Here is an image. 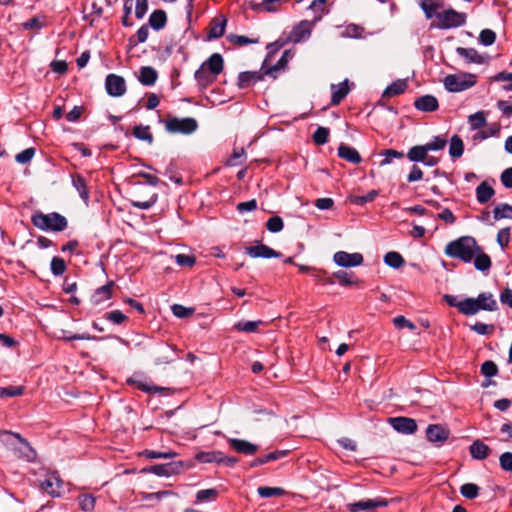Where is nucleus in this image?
<instances>
[{
  "instance_id": "obj_1",
  "label": "nucleus",
  "mask_w": 512,
  "mask_h": 512,
  "mask_svg": "<svg viewBox=\"0 0 512 512\" xmlns=\"http://www.w3.org/2000/svg\"><path fill=\"white\" fill-rule=\"evenodd\" d=\"M477 251H479V245L472 236H462L449 242L445 247L447 256L460 259L465 263L471 262Z\"/></svg>"
},
{
  "instance_id": "obj_2",
  "label": "nucleus",
  "mask_w": 512,
  "mask_h": 512,
  "mask_svg": "<svg viewBox=\"0 0 512 512\" xmlns=\"http://www.w3.org/2000/svg\"><path fill=\"white\" fill-rule=\"evenodd\" d=\"M223 70V58L219 53L212 54L195 72V79L201 89L207 88Z\"/></svg>"
},
{
  "instance_id": "obj_3",
  "label": "nucleus",
  "mask_w": 512,
  "mask_h": 512,
  "mask_svg": "<svg viewBox=\"0 0 512 512\" xmlns=\"http://www.w3.org/2000/svg\"><path fill=\"white\" fill-rule=\"evenodd\" d=\"M31 222L40 230L53 232L63 231L68 224L67 219L57 212L48 214L36 212L32 215Z\"/></svg>"
},
{
  "instance_id": "obj_4",
  "label": "nucleus",
  "mask_w": 512,
  "mask_h": 512,
  "mask_svg": "<svg viewBox=\"0 0 512 512\" xmlns=\"http://www.w3.org/2000/svg\"><path fill=\"white\" fill-rule=\"evenodd\" d=\"M464 315H475L480 310L495 311L497 309V302L490 292H483L477 298H466L462 305Z\"/></svg>"
},
{
  "instance_id": "obj_5",
  "label": "nucleus",
  "mask_w": 512,
  "mask_h": 512,
  "mask_svg": "<svg viewBox=\"0 0 512 512\" xmlns=\"http://www.w3.org/2000/svg\"><path fill=\"white\" fill-rule=\"evenodd\" d=\"M444 86L449 92H461L476 83V76L470 73L451 74L445 77Z\"/></svg>"
},
{
  "instance_id": "obj_6",
  "label": "nucleus",
  "mask_w": 512,
  "mask_h": 512,
  "mask_svg": "<svg viewBox=\"0 0 512 512\" xmlns=\"http://www.w3.org/2000/svg\"><path fill=\"white\" fill-rule=\"evenodd\" d=\"M439 20L438 27L441 29H450L463 26L466 22V14L457 12L454 9H447L435 14Z\"/></svg>"
},
{
  "instance_id": "obj_7",
  "label": "nucleus",
  "mask_w": 512,
  "mask_h": 512,
  "mask_svg": "<svg viewBox=\"0 0 512 512\" xmlns=\"http://www.w3.org/2000/svg\"><path fill=\"white\" fill-rule=\"evenodd\" d=\"M165 128L169 133L191 134L198 128L194 118H171L165 122Z\"/></svg>"
},
{
  "instance_id": "obj_8",
  "label": "nucleus",
  "mask_w": 512,
  "mask_h": 512,
  "mask_svg": "<svg viewBox=\"0 0 512 512\" xmlns=\"http://www.w3.org/2000/svg\"><path fill=\"white\" fill-rule=\"evenodd\" d=\"M62 480L56 472L48 473L46 478L40 483L43 491L52 497H59L61 494Z\"/></svg>"
},
{
  "instance_id": "obj_9",
  "label": "nucleus",
  "mask_w": 512,
  "mask_h": 512,
  "mask_svg": "<svg viewBox=\"0 0 512 512\" xmlns=\"http://www.w3.org/2000/svg\"><path fill=\"white\" fill-rule=\"evenodd\" d=\"M105 88L110 96L120 97L126 92L125 80L121 76L109 74L105 80Z\"/></svg>"
},
{
  "instance_id": "obj_10",
  "label": "nucleus",
  "mask_w": 512,
  "mask_h": 512,
  "mask_svg": "<svg viewBox=\"0 0 512 512\" xmlns=\"http://www.w3.org/2000/svg\"><path fill=\"white\" fill-rule=\"evenodd\" d=\"M334 262L341 267H355L363 263V256L361 253H348L345 251H338L333 256Z\"/></svg>"
},
{
  "instance_id": "obj_11",
  "label": "nucleus",
  "mask_w": 512,
  "mask_h": 512,
  "mask_svg": "<svg viewBox=\"0 0 512 512\" xmlns=\"http://www.w3.org/2000/svg\"><path fill=\"white\" fill-rule=\"evenodd\" d=\"M265 69H266V61L264 62L260 71L241 72L238 76V83H237L238 87L240 89H245V88H248V87L252 86L253 84L261 81L263 79V76L266 75Z\"/></svg>"
},
{
  "instance_id": "obj_12",
  "label": "nucleus",
  "mask_w": 512,
  "mask_h": 512,
  "mask_svg": "<svg viewBox=\"0 0 512 512\" xmlns=\"http://www.w3.org/2000/svg\"><path fill=\"white\" fill-rule=\"evenodd\" d=\"M388 505V501L386 499L377 498V499H366L358 502L350 503L347 505V508L350 512H358L361 510L366 511H374L379 507H386Z\"/></svg>"
},
{
  "instance_id": "obj_13",
  "label": "nucleus",
  "mask_w": 512,
  "mask_h": 512,
  "mask_svg": "<svg viewBox=\"0 0 512 512\" xmlns=\"http://www.w3.org/2000/svg\"><path fill=\"white\" fill-rule=\"evenodd\" d=\"M389 423L399 433L413 434L417 430V423L412 418H408V417L389 418Z\"/></svg>"
},
{
  "instance_id": "obj_14",
  "label": "nucleus",
  "mask_w": 512,
  "mask_h": 512,
  "mask_svg": "<svg viewBox=\"0 0 512 512\" xmlns=\"http://www.w3.org/2000/svg\"><path fill=\"white\" fill-rule=\"evenodd\" d=\"M245 252L252 258H279L281 254L265 244L246 247Z\"/></svg>"
},
{
  "instance_id": "obj_15",
  "label": "nucleus",
  "mask_w": 512,
  "mask_h": 512,
  "mask_svg": "<svg viewBox=\"0 0 512 512\" xmlns=\"http://www.w3.org/2000/svg\"><path fill=\"white\" fill-rule=\"evenodd\" d=\"M456 53L466 64H483L486 62V57L479 54L474 48L457 47Z\"/></svg>"
},
{
  "instance_id": "obj_16",
  "label": "nucleus",
  "mask_w": 512,
  "mask_h": 512,
  "mask_svg": "<svg viewBox=\"0 0 512 512\" xmlns=\"http://www.w3.org/2000/svg\"><path fill=\"white\" fill-rule=\"evenodd\" d=\"M427 439L434 443H443L447 440L449 432L443 426L431 424L426 429Z\"/></svg>"
},
{
  "instance_id": "obj_17",
  "label": "nucleus",
  "mask_w": 512,
  "mask_h": 512,
  "mask_svg": "<svg viewBox=\"0 0 512 512\" xmlns=\"http://www.w3.org/2000/svg\"><path fill=\"white\" fill-rule=\"evenodd\" d=\"M330 88L332 91L331 104L338 105L350 91L349 81L345 79L340 84H331Z\"/></svg>"
},
{
  "instance_id": "obj_18",
  "label": "nucleus",
  "mask_w": 512,
  "mask_h": 512,
  "mask_svg": "<svg viewBox=\"0 0 512 512\" xmlns=\"http://www.w3.org/2000/svg\"><path fill=\"white\" fill-rule=\"evenodd\" d=\"M228 442L235 451L245 455H252L258 450L257 445L250 443L246 440L230 438Z\"/></svg>"
},
{
  "instance_id": "obj_19",
  "label": "nucleus",
  "mask_w": 512,
  "mask_h": 512,
  "mask_svg": "<svg viewBox=\"0 0 512 512\" xmlns=\"http://www.w3.org/2000/svg\"><path fill=\"white\" fill-rule=\"evenodd\" d=\"M414 106L423 112H433L438 109V100L432 95H424L417 98L414 102Z\"/></svg>"
},
{
  "instance_id": "obj_20",
  "label": "nucleus",
  "mask_w": 512,
  "mask_h": 512,
  "mask_svg": "<svg viewBox=\"0 0 512 512\" xmlns=\"http://www.w3.org/2000/svg\"><path fill=\"white\" fill-rule=\"evenodd\" d=\"M338 156L353 164H359L362 161L359 152L355 148L344 143H341L338 147Z\"/></svg>"
},
{
  "instance_id": "obj_21",
  "label": "nucleus",
  "mask_w": 512,
  "mask_h": 512,
  "mask_svg": "<svg viewBox=\"0 0 512 512\" xmlns=\"http://www.w3.org/2000/svg\"><path fill=\"white\" fill-rule=\"evenodd\" d=\"M179 467L180 465L177 463L157 464L144 469V471L151 472L158 476H170L177 473Z\"/></svg>"
},
{
  "instance_id": "obj_22",
  "label": "nucleus",
  "mask_w": 512,
  "mask_h": 512,
  "mask_svg": "<svg viewBox=\"0 0 512 512\" xmlns=\"http://www.w3.org/2000/svg\"><path fill=\"white\" fill-rule=\"evenodd\" d=\"M114 286L113 282H108L106 285H103L95 290L94 294L91 297V302L94 305H99L102 302L108 300L112 296V288Z\"/></svg>"
},
{
  "instance_id": "obj_23",
  "label": "nucleus",
  "mask_w": 512,
  "mask_h": 512,
  "mask_svg": "<svg viewBox=\"0 0 512 512\" xmlns=\"http://www.w3.org/2000/svg\"><path fill=\"white\" fill-rule=\"evenodd\" d=\"M473 260L475 269L483 273L488 272L492 266L491 258L483 252V249L480 246L479 251L475 252Z\"/></svg>"
},
{
  "instance_id": "obj_24",
  "label": "nucleus",
  "mask_w": 512,
  "mask_h": 512,
  "mask_svg": "<svg viewBox=\"0 0 512 512\" xmlns=\"http://www.w3.org/2000/svg\"><path fill=\"white\" fill-rule=\"evenodd\" d=\"M469 452L472 458L477 460H484L490 454V448L480 440H475L469 447Z\"/></svg>"
},
{
  "instance_id": "obj_25",
  "label": "nucleus",
  "mask_w": 512,
  "mask_h": 512,
  "mask_svg": "<svg viewBox=\"0 0 512 512\" xmlns=\"http://www.w3.org/2000/svg\"><path fill=\"white\" fill-rule=\"evenodd\" d=\"M495 194V190L486 181L481 182L476 188V199L480 204L487 203Z\"/></svg>"
},
{
  "instance_id": "obj_26",
  "label": "nucleus",
  "mask_w": 512,
  "mask_h": 512,
  "mask_svg": "<svg viewBox=\"0 0 512 512\" xmlns=\"http://www.w3.org/2000/svg\"><path fill=\"white\" fill-rule=\"evenodd\" d=\"M176 348L170 345H162L156 357V364H168L174 361V354L176 353Z\"/></svg>"
},
{
  "instance_id": "obj_27",
  "label": "nucleus",
  "mask_w": 512,
  "mask_h": 512,
  "mask_svg": "<svg viewBox=\"0 0 512 512\" xmlns=\"http://www.w3.org/2000/svg\"><path fill=\"white\" fill-rule=\"evenodd\" d=\"M195 459L200 463L221 464V461L224 460V453L221 451H202L196 454Z\"/></svg>"
},
{
  "instance_id": "obj_28",
  "label": "nucleus",
  "mask_w": 512,
  "mask_h": 512,
  "mask_svg": "<svg viewBox=\"0 0 512 512\" xmlns=\"http://www.w3.org/2000/svg\"><path fill=\"white\" fill-rule=\"evenodd\" d=\"M467 121L472 131L480 130L487 124V113L485 111H478L468 116Z\"/></svg>"
},
{
  "instance_id": "obj_29",
  "label": "nucleus",
  "mask_w": 512,
  "mask_h": 512,
  "mask_svg": "<svg viewBox=\"0 0 512 512\" xmlns=\"http://www.w3.org/2000/svg\"><path fill=\"white\" fill-rule=\"evenodd\" d=\"M157 80V72L150 66H145L140 69L139 81L145 86L153 85Z\"/></svg>"
},
{
  "instance_id": "obj_30",
  "label": "nucleus",
  "mask_w": 512,
  "mask_h": 512,
  "mask_svg": "<svg viewBox=\"0 0 512 512\" xmlns=\"http://www.w3.org/2000/svg\"><path fill=\"white\" fill-rule=\"evenodd\" d=\"M464 152V144L458 135H453L450 139L449 155L454 158H460Z\"/></svg>"
},
{
  "instance_id": "obj_31",
  "label": "nucleus",
  "mask_w": 512,
  "mask_h": 512,
  "mask_svg": "<svg viewBox=\"0 0 512 512\" xmlns=\"http://www.w3.org/2000/svg\"><path fill=\"white\" fill-rule=\"evenodd\" d=\"M311 33V23L308 21H302L296 28H294L292 32V38L295 42H300L301 40L308 37Z\"/></svg>"
},
{
  "instance_id": "obj_32",
  "label": "nucleus",
  "mask_w": 512,
  "mask_h": 512,
  "mask_svg": "<svg viewBox=\"0 0 512 512\" xmlns=\"http://www.w3.org/2000/svg\"><path fill=\"white\" fill-rule=\"evenodd\" d=\"M167 22L166 13L163 10H155L149 17V24L155 30L162 29Z\"/></svg>"
},
{
  "instance_id": "obj_33",
  "label": "nucleus",
  "mask_w": 512,
  "mask_h": 512,
  "mask_svg": "<svg viewBox=\"0 0 512 512\" xmlns=\"http://www.w3.org/2000/svg\"><path fill=\"white\" fill-rule=\"evenodd\" d=\"M427 154L428 150L425 145H417L409 149L407 157L412 162H423Z\"/></svg>"
},
{
  "instance_id": "obj_34",
  "label": "nucleus",
  "mask_w": 512,
  "mask_h": 512,
  "mask_svg": "<svg viewBox=\"0 0 512 512\" xmlns=\"http://www.w3.org/2000/svg\"><path fill=\"white\" fill-rule=\"evenodd\" d=\"M289 57H290L289 51H285L275 65H273L271 67L266 66L265 74H267L275 79L276 73L280 70H283L286 67V65L289 61Z\"/></svg>"
},
{
  "instance_id": "obj_35",
  "label": "nucleus",
  "mask_w": 512,
  "mask_h": 512,
  "mask_svg": "<svg viewBox=\"0 0 512 512\" xmlns=\"http://www.w3.org/2000/svg\"><path fill=\"white\" fill-rule=\"evenodd\" d=\"M493 217L496 221L501 219H512V205L501 203L495 206Z\"/></svg>"
},
{
  "instance_id": "obj_36",
  "label": "nucleus",
  "mask_w": 512,
  "mask_h": 512,
  "mask_svg": "<svg viewBox=\"0 0 512 512\" xmlns=\"http://www.w3.org/2000/svg\"><path fill=\"white\" fill-rule=\"evenodd\" d=\"M133 135L141 141H146L148 144L153 143V135L149 126L136 125L133 129Z\"/></svg>"
},
{
  "instance_id": "obj_37",
  "label": "nucleus",
  "mask_w": 512,
  "mask_h": 512,
  "mask_svg": "<svg viewBox=\"0 0 512 512\" xmlns=\"http://www.w3.org/2000/svg\"><path fill=\"white\" fill-rule=\"evenodd\" d=\"M287 454V451H275L271 452L265 456L259 457L251 462L252 467L260 466L266 464L271 461L278 460L284 457Z\"/></svg>"
},
{
  "instance_id": "obj_38",
  "label": "nucleus",
  "mask_w": 512,
  "mask_h": 512,
  "mask_svg": "<svg viewBox=\"0 0 512 512\" xmlns=\"http://www.w3.org/2000/svg\"><path fill=\"white\" fill-rule=\"evenodd\" d=\"M263 322L261 320L258 321H239L235 323L234 329L241 332L246 333H254L257 331L258 327L262 325Z\"/></svg>"
},
{
  "instance_id": "obj_39",
  "label": "nucleus",
  "mask_w": 512,
  "mask_h": 512,
  "mask_svg": "<svg viewBox=\"0 0 512 512\" xmlns=\"http://www.w3.org/2000/svg\"><path fill=\"white\" fill-rule=\"evenodd\" d=\"M384 263L394 269H398L404 264L403 257L395 251H390L384 256Z\"/></svg>"
},
{
  "instance_id": "obj_40",
  "label": "nucleus",
  "mask_w": 512,
  "mask_h": 512,
  "mask_svg": "<svg viewBox=\"0 0 512 512\" xmlns=\"http://www.w3.org/2000/svg\"><path fill=\"white\" fill-rule=\"evenodd\" d=\"M406 88H407L406 82L402 81V80H398L396 82H393L390 86H388L384 90L383 96L384 97H392V96L399 95V94L403 93Z\"/></svg>"
},
{
  "instance_id": "obj_41",
  "label": "nucleus",
  "mask_w": 512,
  "mask_h": 512,
  "mask_svg": "<svg viewBox=\"0 0 512 512\" xmlns=\"http://www.w3.org/2000/svg\"><path fill=\"white\" fill-rule=\"evenodd\" d=\"M262 498L278 497L285 494V490L280 487L261 486L257 489Z\"/></svg>"
},
{
  "instance_id": "obj_42",
  "label": "nucleus",
  "mask_w": 512,
  "mask_h": 512,
  "mask_svg": "<svg viewBox=\"0 0 512 512\" xmlns=\"http://www.w3.org/2000/svg\"><path fill=\"white\" fill-rule=\"evenodd\" d=\"M73 185L76 188V190L78 191L80 197L85 202H87L88 199H89V193H88V190H87L85 179L82 176H80V175H78L76 177H73Z\"/></svg>"
},
{
  "instance_id": "obj_43",
  "label": "nucleus",
  "mask_w": 512,
  "mask_h": 512,
  "mask_svg": "<svg viewBox=\"0 0 512 512\" xmlns=\"http://www.w3.org/2000/svg\"><path fill=\"white\" fill-rule=\"evenodd\" d=\"M480 488L474 483H465L460 487V493L467 499H475L479 495Z\"/></svg>"
},
{
  "instance_id": "obj_44",
  "label": "nucleus",
  "mask_w": 512,
  "mask_h": 512,
  "mask_svg": "<svg viewBox=\"0 0 512 512\" xmlns=\"http://www.w3.org/2000/svg\"><path fill=\"white\" fill-rule=\"evenodd\" d=\"M79 506L85 512H90L95 507L96 499L91 494H82L78 497Z\"/></svg>"
},
{
  "instance_id": "obj_45",
  "label": "nucleus",
  "mask_w": 512,
  "mask_h": 512,
  "mask_svg": "<svg viewBox=\"0 0 512 512\" xmlns=\"http://www.w3.org/2000/svg\"><path fill=\"white\" fill-rule=\"evenodd\" d=\"M225 26H226V19H223L222 21L214 20L212 22V26L209 31V37L210 38L221 37L225 32Z\"/></svg>"
},
{
  "instance_id": "obj_46",
  "label": "nucleus",
  "mask_w": 512,
  "mask_h": 512,
  "mask_svg": "<svg viewBox=\"0 0 512 512\" xmlns=\"http://www.w3.org/2000/svg\"><path fill=\"white\" fill-rule=\"evenodd\" d=\"M218 491L214 488L199 490L196 494V499L199 502H208L216 499Z\"/></svg>"
},
{
  "instance_id": "obj_47",
  "label": "nucleus",
  "mask_w": 512,
  "mask_h": 512,
  "mask_svg": "<svg viewBox=\"0 0 512 512\" xmlns=\"http://www.w3.org/2000/svg\"><path fill=\"white\" fill-rule=\"evenodd\" d=\"M447 140L441 136H435L430 142L424 144L429 151H439L445 148Z\"/></svg>"
},
{
  "instance_id": "obj_48",
  "label": "nucleus",
  "mask_w": 512,
  "mask_h": 512,
  "mask_svg": "<svg viewBox=\"0 0 512 512\" xmlns=\"http://www.w3.org/2000/svg\"><path fill=\"white\" fill-rule=\"evenodd\" d=\"M51 272L55 276L62 275L66 270L65 261L60 257H53L50 264Z\"/></svg>"
},
{
  "instance_id": "obj_49",
  "label": "nucleus",
  "mask_w": 512,
  "mask_h": 512,
  "mask_svg": "<svg viewBox=\"0 0 512 512\" xmlns=\"http://www.w3.org/2000/svg\"><path fill=\"white\" fill-rule=\"evenodd\" d=\"M283 227V220L279 216H273L269 218L266 222V228L272 233L280 232L283 229Z\"/></svg>"
},
{
  "instance_id": "obj_50",
  "label": "nucleus",
  "mask_w": 512,
  "mask_h": 512,
  "mask_svg": "<svg viewBox=\"0 0 512 512\" xmlns=\"http://www.w3.org/2000/svg\"><path fill=\"white\" fill-rule=\"evenodd\" d=\"M142 455H144L148 459H158V458H165V459H171L177 456L176 452L173 451H167V452H156L153 450H145Z\"/></svg>"
},
{
  "instance_id": "obj_51",
  "label": "nucleus",
  "mask_w": 512,
  "mask_h": 512,
  "mask_svg": "<svg viewBox=\"0 0 512 512\" xmlns=\"http://www.w3.org/2000/svg\"><path fill=\"white\" fill-rule=\"evenodd\" d=\"M329 137V129L325 127H318L313 134V140L317 145L327 143Z\"/></svg>"
},
{
  "instance_id": "obj_52",
  "label": "nucleus",
  "mask_w": 512,
  "mask_h": 512,
  "mask_svg": "<svg viewBox=\"0 0 512 512\" xmlns=\"http://www.w3.org/2000/svg\"><path fill=\"white\" fill-rule=\"evenodd\" d=\"M24 392L22 386H9L0 388V397H15L20 396Z\"/></svg>"
},
{
  "instance_id": "obj_53",
  "label": "nucleus",
  "mask_w": 512,
  "mask_h": 512,
  "mask_svg": "<svg viewBox=\"0 0 512 512\" xmlns=\"http://www.w3.org/2000/svg\"><path fill=\"white\" fill-rule=\"evenodd\" d=\"M157 201V194H152L148 199L140 201V200H132L131 204L133 207L147 210L151 208Z\"/></svg>"
},
{
  "instance_id": "obj_54",
  "label": "nucleus",
  "mask_w": 512,
  "mask_h": 512,
  "mask_svg": "<svg viewBox=\"0 0 512 512\" xmlns=\"http://www.w3.org/2000/svg\"><path fill=\"white\" fill-rule=\"evenodd\" d=\"M327 0H313L309 8L318 13L313 19V23L321 20L322 14L325 11V4Z\"/></svg>"
},
{
  "instance_id": "obj_55",
  "label": "nucleus",
  "mask_w": 512,
  "mask_h": 512,
  "mask_svg": "<svg viewBox=\"0 0 512 512\" xmlns=\"http://www.w3.org/2000/svg\"><path fill=\"white\" fill-rule=\"evenodd\" d=\"M496 40V34L493 30L484 29L480 32L479 41L485 46L492 45Z\"/></svg>"
},
{
  "instance_id": "obj_56",
  "label": "nucleus",
  "mask_w": 512,
  "mask_h": 512,
  "mask_svg": "<svg viewBox=\"0 0 512 512\" xmlns=\"http://www.w3.org/2000/svg\"><path fill=\"white\" fill-rule=\"evenodd\" d=\"M481 373L485 376V377H494L497 375L498 373V367L497 365L495 364V362L493 361H485L482 365H481Z\"/></svg>"
},
{
  "instance_id": "obj_57",
  "label": "nucleus",
  "mask_w": 512,
  "mask_h": 512,
  "mask_svg": "<svg viewBox=\"0 0 512 512\" xmlns=\"http://www.w3.org/2000/svg\"><path fill=\"white\" fill-rule=\"evenodd\" d=\"M35 155V149L30 147L27 148L15 156V159L20 164L29 163Z\"/></svg>"
},
{
  "instance_id": "obj_58",
  "label": "nucleus",
  "mask_w": 512,
  "mask_h": 512,
  "mask_svg": "<svg viewBox=\"0 0 512 512\" xmlns=\"http://www.w3.org/2000/svg\"><path fill=\"white\" fill-rule=\"evenodd\" d=\"M173 314L178 318H186L194 313L193 308H187L180 304H174L172 307Z\"/></svg>"
},
{
  "instance_id": "obj_59",
  "label": "nucleus",
  "mask_w": 512,
  "mask_h": 512,
  "mask_svg": "<svg viewBox=\"0 0 512 512\" xmlns=\"http://www.w3.org/2000/svg\"><path fill=\"white\" fill-rule=\"evenodd\" d=\"M333 277H335L341 285H353L358 283V280H352L350 275L343 270L337 271L333 273Z\"/></svg>"
},
{
  "instance_id": "obj_60",
  "label": "nucleus",
  "mask_w": 512,
  "mask_h": 512,
  "mask_svg": "<svg viewBox=\"0 0 512 512\" xmlns=\"http://www.w3.org/2000/svg\"><path fill=\"white\" fill-rule=\"evenodd\" d=\"M510 241V228H502L497 233V243L504 249Z\"/></svg>"
},
{
  "instance_id": "obj_61",
  "label": "nucleus",
  "mask_w": 512,
  "mask_h": 512,
  "mask_svg": "<svg viewBox=\"0 0 512 512\" xmlns=\"http://www.w3.org/2000/svg\"><path fill=\"white\" fill-rule=\"evenodd\" d=\"M500 467L507 472H512V453L504 452L499 458Z\"/></svg>"
},
{
  "instance_id": "obj_62",
  "label": "nucleus",
  "mask_w": 512,
  "mask_h": 512,
  "mask_svg": "<svg viewBox=\"0 0 512 512\" xmlns=\"http://www.w3.org/2000/svg\"><path fill=\"white\" fill-rule=\"evenodd\" d=\"M494 81H510L511 83L503 86V90L512 91V73L510 72H499L493 78Z\"/></svg>"
},
{
  "instance_id": "obj_63",
  "label": "nucleus",
  "mask_w": 512,
  "mask_h": 512,
  "mask_svg": "<svg viewBox=\"0 0 512 512\" xmlns=\"http://www.w3.org/2000/svg\"><path fill=\"white\" fill-rule=\"evenodd\" d=\"M175 261L180 266L191 267L195 264V257L187 254H178L175 257Z\"/></svg>"
},
{
  "instance_id": "obj_64",
  "label": "nucleus",
  "mask_w": 512,
  "mask_h": 512,
  "mask_svg": "<svg viewBox=\"0 0 512 512\" xmlns=\"http://www.w3.org/2000/svg\"><path fill=\"white\" fill-rule=\"evenodd\" d=\"M500 180L505 188H512V167L505 169L501 173Z\"/></svg>"
}]
</instances>
